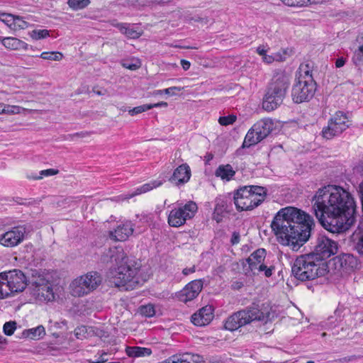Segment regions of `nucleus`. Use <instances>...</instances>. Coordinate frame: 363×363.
Returning a JSON list of instances; mask_svg holds the SVG:
<instances>
[{"label": "nucleus", "mask_w": 363, "mask_h": 363, "mask_svg": "<svg viewBox=\"0 0 363 363\" xmlns=\"http://www.w3.org/2000/svg\"><path fill=\"white\" fill-rule=\"evenodd\" d=\"M316 218L333 233L347 230L356 221V204L351 194L342 187L328 185L320 188L311 199Z\"/></svg>", "instance_id": "obj_1"}, {"label": "nucleus", "mask_w": 363, "mask_h": 363, "mask_svg": "<svg viewBox=\"0 0 363 363\" xmlns=\"http://www.w3.org/2000/svg\"><path fill=\"white\" fill-rule=\"evenodd\" d=\"M315 227L313 218L295 207L280 209L271 223L272 232L278 242L298 250L310 238Z\"/></svg>", "instance_id": "obj_2"}, {"label": "nucleus", "mask_w": 363, "mask_h": 363, "mask_svg": "<svg viewBox=\"0 0 363 363\" xmlns=\"http://www.w3.org/2000/svg\"><path fill=\"white\" fill-rule=\"evenodd\" d=\"M103 263H115L116 267L110 272V282L116 287L132 286V283H138L136 275L138 267L136 262L130 259L120 247H110L106 250L101 256Z\"/></svg>", "instance_id": "obj_3"}, {"label": "nucleus", "mask_w": 363, "mask_h": 363, "mask_svg": "<svg viewBox=\"0 0 363 363\" xmlns=\"http://www.w3.org/2000/svg\"><path fill=\"white\" fill-rule=\"evenodd\" d=\"M273 318L272 307L269 303L253 302L228 316L225 320L224 328L233 332L253 322L267 323Z\"/></svg>", "instance_id": "obj_4"}, {"label": "nucleus", "mask_w": 363, "mask_h": 363, "mask_svg": "<svg viewBox=\"0 0 363 363\" xmlns=\"http://www.w3.org/2000/svg\"><path fill=\"white\" fill-rule=\"evenodd\" d=\"M290 84V74L281 69L275 71L267 86L262 108L267 111L277 108L283 103Z\"/></svg>", "instance_id": "obj_5"}, {"label": "nucleus", "mask_w": 363, "mask_h": 363, "mask_svg": "<svg viewBox=\"0 0 363 363\" xmlns=\"http://www.w3.org/2000/svg\"><path fill=\"white\" fill-rule=\"evenodd\" d=\"M321 262L309 253L302 255L295 259L291 273L296 279L301 281L314 280L329 272L328 263Z\"/></svg>", "instance_id": "obj_6"}, {"label": "nucleus", "mask_w": 363, "mask_h": 363, "mask_svg": "<svg viewBox=\"0 0 363 363\" xmlns=\"http://www.w3.org/2000/svg\"><path fill=\"white\" fill-rule=\"evenodd\" d=\"M28 282L31 294L36 299L40 301L54 300L52 276L48 272L31 269Z\"/></svg>", "instance_id": "obj_7"}, {"label": "nucleus", "mask_w": 363, "mask_h": 363, "mask_svg": "<svg viewBox=\"0 0 363 363\" xmlns=\"http://www.w3.org/2000/svg\"><path fill=\"white\" fill-rule=\"evenodd\" d=\"M267 194V191L263 186H244L234 193V203L238 211H250L259 206Z\"/></svg>", "instance_id": "obj_8"}, {"label": "nucleus", "mask_w": 363, "mask_h": 363, "mask_svg": "<svg viewBox=\"0 0 363 363\" xmlns=\"http://www.w3.org/2000/svg\"><path fill=\"white\" fill-rule=\"evenodd\" d=\"M274 128L271 118H264L256 122L247 131L241 148L255 145L267 138Z\"/></svg>", "instance_id": "obj_9"}, {"label": "nucleus", "mask_w": 363, "mask_h": 363, "mask_svg": "<svg viewBox=\"0 0 363 363\" xmlns=\"http://www.w3.org/2000/svg\"><path fill=\"white\" fill-rule=\"evenodd\" d=\"M101 277L96 272H90L75 279L70 284L74 296L81 297L95 290L101 283Z\"/></svg>", "instance_id": "obj_10"}, {"label": "nucleus", "mask_w": 363, "mask_h": 363, "mask_svg": "<svg viewBox=\"0 0 363 363\" xmlns=\"http://www.w3.org/2000/svg\"><path fill=\"white\" fill-rule=\"evenodd\" d=\"M296 80L291 89V99L295 104L309 101L314 96L317 84L313 78Z\"/></svg>", "instance_id": "obj_11"}, {"label": "nucleus", "mask_w": 363, "mask_h": 363, "mask_svg": "<svg viewBox=\"0 0 363 363\" xmlns=\"http://www.w3.org/2000/svg\"><path fill=\"white\" fill-rule=\"evenodd\" d=\"M337 251V244L326 235L319 234L313 245V250L310 252L318 260L327 263L325 259L331 255H335Z\"/></svg>", "instance_id": "obj_12"}, {"label": "nucleus", "mask_w": 363, "mask_h": 363, "mask_svg": "<svg viewBox=\"0 0 363 363\" xmlns=\"http://www.w3.org/2000/svg\"><path fill=\"white\" fill-rule=\"evenodd\" d=\"M198 209L194 201H189L182 207L172 209L168 216V223L172 227L183 225L186 220L193 218Z\"/></svg>", "instance_id": "obj_13"}, {"label": "nucleus", "mask_w": 363, "mask_h": 363, "mask_svg": "<svg viewBox=\"0 0 363 363\" xmlns=\"http://www.w3.org/2000/svg\"><path fill=\"white\" fill-rule=\"evenodd\" d=\"M30 231V226L18 225L0 235V245L6 247H14L21 244Z\"/></svg>", "instance_id": "obj_14"}, {"label": "nucleus", "mask_w": 363, "mask_h": 363, "mask_svg": "<svg viewBox=\"0 0 363 363\" xmlns=\"http://www.w3.org/2000/svg\"><path fill=\"white\" fill-rule=\"evenodd\" d=\"M359 262L357 258L349 253L340 254L333 257L328 263V269L333 267L337 272H340L341 270L346 272L354 270L357 268Z\"/></svg>", "instance_id": "obj_15"}, {"label": "nucleus", "mask_w": 363, "mask_h": 363, "mask_svg": "<svg viewBox=\"0 0 363 363\" xmlns=\"http://www.w3.org/2000/svg\"><path fill=\"white\" fill-rule=\"evenodd\" d=\"M203 285L202 279L193 280L179 292L177 298L180 301L187 303L198 296L203 289Z\"/></svg>", "instance_id": "obj_16"}, {"label": "nucleus", "mask_w": 363, "mask_h": 363, "mask_svg": "<svg viewBox=\"0 0 363 363\" xmlns=\"http://www.w3.org/2000/svg\"><path fill=\"white\" fill-rule=\"evenodd\" d=\"M191 177V171L187 163L178 166L169 178V182L180 188L186 184Z\"/></svg>", "instance_id": "obj_17"}, {"label": "nucleus", "mask_w": 363, "mask_h": 363, "mask_svg": "<svg viewBox=\"0 0 363 363\" xmlns=\"http://www.w3.org/2000/svg\"><path fill=\"white\" fill-rule=\"evenodd\" d=\"M4 275L16 293L23 291L26 286H28L26 275L19 269L9 271Z\"/></svg>", "instance_id": "obj_18"}, {"label": "nucleus", "mask_w": 363, "mask_h": 363, "mask_svg": "<svg viewBox=\"0 0 363 363\" xmlns=\"http://www.w3.org/2000/svg\"><path fill=\"white\" fill-rule=\"evenodd\" d=\"M213 318V308L206 306L191 315V323L196 326H205L211 323Z\"/></svg>", "instance_id": "obj_19"}, {"label": "nucleus", "mask_w": 363, "mask_h": 363, "mask_svg": "<svg viewBox=\"0 0 363 363\" xmlns=\"http://www.w3.org/2000/svg\"><path fill=\"white\" fill-rule=\"evenodd\" d=\"M133 225L130 221H126L117 226L114 230L109 232V237L114 241H125L133 233Z\"/></svg>", "instance_id": "obj_20"}, {"label": "nucleus", "mask_w": 363, "mask_h": 363, "mask_svg": "<svg viewBox=\"0 0 363 363\" xmlns=\"http://www.w3.org/2000/svg\"><path fill=\"white\" fill-rule=\"evenodd\" d=\"M215 208L213 218L218 223L223 220L225 213H230L232 211L231 202L224 198H216L215 200Z\"/></svg>", "instance_id": "obj_21"}, {"label": "nucleus", "mask_w": 363, "mask_h": 363, "mask_svg": "<svg viewBox=\"0 0 363 363\" xmlns=\"http://www.w3.org/2000/svg\"><path fill=\"white\" fill-rule=\"evenodd\" d=\"M266 254L267 252L264 248H259L254 251L246 259L249 264V268L253 274H255L258 267L264 263Z\"/></svg>", "instance_id": "obj_22"}, {"label": "nucleus", "mask_w": 363, "mask_h": 363, "mask_svg": "<svg viewBox=\"0 0 363 363\" xmlns=\"http://www.w3.org/2000/svg\"><path fill=\"white\" fill-rule=\"evenodd\" d=\"M0 41L6 48L9 50H26L28 48L27 43L13 37H0Z\"/></svg>", "instance_id": "obj_23"}, {"label": "nucleus", "mask_w": 363, "mask_h": 363, "mask_svg": "<svg viewBox=\"0 0 363 363\" xmlns=\"http://www.w3.org/2000/svg\"><path fill=\"white\" fill-rule=\"evenodd\" d=\"M348 127H343V125H336V123L330 120L328 125L322 130L323 136L327 139H331L333 137L342 133Z\"/></svg>", "instance_id": "obj_24"}, {"label": "nucleus", "mask_w": 363, "mask_h": 363, "mask_svg": "<svg viewBox=\"0 0 363 363\" xmlns=\"http://www.w3.org/2000/svg\"><path fill=\"white\" fill-rule=\"evenodd\" d=\"M235 175V171L233 167L229 164H220L215 171V176L220 177L222 180L229 182Z\"/></svg>", "instance_id": "obj_25"}, {"label": "nucleus", "mask_w": 363, "mask_h": 363, "mask_svg": "<svg viewBox=\"0 0 363 363\" xmlns=\"http://www.w3.org/2000/svg\"><path fill=\"white\" fill-rule=\"evenodd\" d=\"M201 358L199 355H194L191 353L174 354L167 359L169 363H193L198 362Z\"/></svg>", "instance_id": "obj_26"}, {"label": "nucleus", "mask_w": 363, "mask_h": 363, "mask_svg": "<svg viewBox=\"0 0 363 363\" xmlns=\"http://www.w3.org/2000/svg\"><path fill=\"white\" fill-rule=\"evenodd\" d=\"M116 26L121 33L129 38L135 39L140 38L141 35V33L136 30L133 25L124 23H116Z\"/></svg>", "instance_id": "obj_27"}, {"label": "nucleus", "mask_w": 363, "mask_h": 363, "mask_svg": "<svg viewBox=\"0 0 363 363\" xmlns=\"http://www.w3.org/2000/svg\"><path fill=\"white\" fill-rule=\"evenodd\" d=\"M125 352L127 355L130 357H146L152 354L151 349L138 346L126 347Z\"/></svg>", "instance_id": "obj_28"}, {"label": "nucleus", "mask_w": 363, "mask_h": 363, "mask_svg": "<svg viewBox=\"0 0 363 363\" xmlns=\"http://www.w3.org/2000/svg\"><path fill=\"white\" fill-rule=\"evenodd\" d=\"M45 335V330L43 325H38L36 328L25 330L22 336L24 337H29L32 340H39L43 338Z\"/></svg>", "instance_id": "obj_29"}, {"label": "nucleus", "mask_w": 363, "mask_h": 363, "mask_svg": "<svg viewBox=\"0 0 363 363\" xmlns=\"http://www.w3.org/2000/svg\"><path fill=\"white\" fill-rule=\"evenodd\" d=\"M14 293L5 275L0 274V298H6Z\"/></svg>", "instance_id": "obj_30"}, {"label": "nucleus", "mask_w": 363, "mask_h": 363, "mask_svg": "<svg viewBox=\"0 0 363 363\" xmlns=\"http://www.w3.org/2000/svg\"><path fill=\"white\" fill-rule=\"evenodd\" d=\"M162 182L161 181L155 180L150 182L149 183L143 184L142 186L138 188L134 194H130L128 197L125 199H130L135 195H138L143 193L147 192L154 188L158 187L162 185Z\"/></svg>", "instance_id": "obj_31"}, {"label": "nucleus", "mask_w": 363, "mask_h": 363, "mask_svg": "<svg viewBox=\"0 0 363 363\" xmlns=\"http://www.w3.org/2000/svg\"><path fill=\"white\" fill-rule=\"evenodd\" d=\"M90 4V0H68L67 4L73 11L85 9Z\"/></svg>", "instance_id": "obj_32"}, {"label": "nucleus", "mask_w": 363, "mask_h": 363, "mask_svg": "<svg viewBox=\"0 0 363 363\" xmlns=\"http://www.w3.org/2000/svg\"><path fill=\"white\" fill-rule=\"evenodd\" d=\"M330 120L335 121L336 125H343V127H349V125L347 124V116L342 111H337Z\"/></svg>", "instance_id": "obj_33"}, {"label": "nucleus", "mask_w": 363, "mask_h": 363, "mask_svg": "<svg viewBox=\"0 0 363 363\" xmlns=\"http://www.w3.org/2000/svg\"><path fill=\"white\" fill-rule=\"evenodd\" d=\"M139 313L145 317L151 318L155 315V309L152 304L143 305L139 307Z\"/></svg>", "instance_id": "obj_34"}, {"label": "nucleus", "mask_w": 363, "mask_h": 363, "mask_svg": "<svg viewBox=\"0 0 363 363\" xmlns=\"http://www.w3.org/2000/svg\"><path fill=\"white\" fill-rule=\"evenodd\" d=\"M40 57L44 60L60 61L62 59L63 55L60 52H43Z\"/></svg>", "instance_id": "obj_35"}, {"label": "nucleus", "mask_w": 363, "mask_h": 363, "mask_svg": "<svg viewBox=\"0 0 363 363\" xmlns=\"http://www.w3.org/2000/svg\"><path fill=\"white\" fill-rule=\"evenodd\" d=\"M0 16L1 21L7 25L10 28H13V23L15 21L16 15L1 13H0Z\"/></svg>", "instance_id": "obj_36"}, {"label": "nucleus", "mask_w": 363, "mask_h": 363, "mask_svg": "<svg viewBox=\"0 0 363 363\" xmlns=\"http://www.w3.org/2000/svg\"><path fill=\"white\" fill-rule=\"evenodd\" d=\"M275 267L274 266L268 267L265 263H264L258 267V269L256 270V274H258L259 272H264L266 277H270Z\"/></svg>", "instance_id": "obj_37"}, {"label": "nucleus", "mask_w": 363, "mask_h": 363, "mask_svg": "<svg viewBox=\"0 0 363 363\" xmlns=\"http://www.w3.org/2000/svg\"><path fill=\"white\" fill-rule=\"evenodd\" d=\"M150 109H151L150 105L143 104V105L138 106H136V107L129 109L128 113L130 116H134V115H137V114L143 113V112L147 111Z\"/></svg>", "instance_id": "obj_38"}, {"label": "nucleus", "mask_w": 363, "mask_h": 363, "mask_svg": "<svg viewBox=\"0 0 363 363\" xmlns=\"http://www.w3.org/2000/svg\"><path fill=\"white\" fill-rule=\"evenodd\" d=\"M352 61L354 65H358L363 64V45H361L355 50Z\"/></svg>", "instance_id": "obj_39"}, {"label": "nucleus", "mask_w": 363, "mask_h": 363, "mask_svg": "<svg viewBox=\"0 0 363 363\" xmlns=\"http://www.w3.org/2000/svg\"><path fill=\"white\" fill-rule=\"evenodd\" d=\"M30 35L33 39L40 40L49 36V30L46 29L33 30Z\"/></svg>", "instance_id": "obj_40"}, {"label": "nucleus", "mask_w": 363, "mask_h": 363, "mask_svg": "<svg viewBox=\"0 0 363 363\" xmlns=\"http://www.w3.org/2000/svg\"><path fill=\"white\" fill-rule=\"evenodd\" d=\"M16 328V323L15 321H9L4 323L3 330L6 335L10 336L13 334Z\"/></svg>", "instance_id": "obj_41"}, {"label": "nucleus", "mask_w": 363, "mask_h": 363, "mask_svg": "<svg viewBox=\"0 0 363 363\" xmlns=\"http://www.w3.org/2000/svg\"><path fill=\"white\" fill-rule=\"evenodd\" d=\"M237 119L236 116L235 115H228L226 116H220L218 118V122L221 125H228L233 124Z\"/></svg>", "instance_id": "obj_42"}, {"label": "nucleus", "mask_w": 363, "mask_h": 363, "mask_svg": "<svg viewBox=\"0 0 363 363\" xmlns=\"http://www.w3.org/2000/svg\"><path fill=\"white\" fill-rule=\"evenodd\" d=\"M59 171L55 169H48L45 170H41L39 172V177H32V178L35 180L41 179L44 177L53 176L58 174Z\"/></svg>", "instance_id": "obj_43"}, {"label": "nucleus", "mask_w": 363, "mask_h": 363, "mask_svg": "<svg viewBox=\"0 0 363 363\" xmlns=\"http://www.w3.org/2000/svg\"><path fill=\"white\" fill-rule=\"evenodd\" d=\"M28 22H26V21L23 20L22 17L16 15V18H15V21L13 23V29H16V28L25 29V28H28Z\"/></svg>", "instance_id": "obj_44"}, {"label": "nucleus", "mask_w": 363, "mask_h": 363, "mask_svg": "<svg viewBox=\"0 0 363 363\" xmlns=\"http://www.w3.org/2000/svg\"><path fill=\"white\" fill-rule=\"evenodd\" d=\"M183 88L179 87V86H171L167 89H164L163 90H158L157 94H166L171 96L177 95L176 91H180Z\"/></svg>", "instance_id": "obj_45"}, {"label": "nucleus", "mask_w": 363, "mask_h": 363, "mask_svg": "<svg viewBox=\"0 0 363 363\" xmlns=\"http://www.w3.org/2000/svg\"><path fill=\"white\" fill-rule=\"evenodd\" d=\"M86 333V329L85 326L78 327L74 331V336L77 339H82L83 337H84Z\"/></svg>", "instance_id": "obj_46"}, {"label": "nucleus", "mask_w": 363, "mask_h": 363, "mask_svg": "<svg viewBox=\"0 0 363 363\" xmlns=\"http://www.w3.org/2000/svg\"><path fill=\"white\" fill-rule=\"evenodd\" d=\"M355 249L359 254L363 255V232L358 238V240L355 245Z\"/></svg>", "instance_id": "obj_47"}, {"label": "nucleus", "mask_w": 363, "mask_h": 363, "mask_svg": "<svg viewBox=\"0 0 363 363\" xmlns=\"http://www.w3.org/2000/svg\"><path fill=\"white\" fill-rule=\"evenodd\" d=\"M240 235L239 232L235 231L232 234V237L230 239V243L233 245H237L240 242Z\"/></svg>", "instance_id": "obj_48"}, {"label": "nucleus", "mask_w": 363, "mask_h": 363, "mask_svg": "<svg viewBox=\"0 0 363 363\" xmlns=\"http://www.w3.org/2000/svg\"><path fill=\"white\" fill-rule=\"evenodd\" d=\"M191 20L194 21V22L201 23L205 25L209 22V19L208 17H201L199 16H195L192 17Z\"/></svg>", "instance_id": "obj_49"}, {"label": "nucleus", "mask_w": 363, "mask_h": 363, "mask_svg": "<svg viewBox=\"0 0 363 363\" xmlns=\"http://www.w3.org/2000/svg\"><path fill=\"white\" fill-rule=\"evenodd\" d=\"M244 286V284L241 281H235L231 284V289L233 290H240Z\"/></svg>", "instance_id": "obj_50"}, {"label": "nucleus", "mask_w": 363, "mask_h": 363, "mask_svg": "<svg viewBox=\"0 0 363 363\" xmlns=\"http://www.w3.org/2000/svg\"><path fill=\"white\" fill-rule=\"evenodd\" d=\"M282 2L289 6H299L300 0H281Z\"/></svg>", "instance_id": "obj_51"}, {"label": "nucleus", "mask_w": 363, "mask_h": 363, "mask_svg": "<svg viewBox=\"0 0 363 363\" xmlns=\"http://www.w3.org/2000/svg\"><path fill=\"white\" fill-rule=\"evenodd\" d=\"M307 77H310V78H313L311 71H309V70L305 71L304 74H301L299 77L296 80H307L306 79Z\"/></svg>", "instance_id": "obj_52"}, {"label": "nucleus", "mask_w": 363, "mask_h": 363, "mask_svg": "<svg viewBox=\"0 0 363 363\" xmlns=\"http://www.w3.org/2000/svg\"><path fill=\"white\" fill-rule=\"evenodd\" d=\"M17 106H6L4 104V110L3 113H15V109H17Z\"/></svg>", "instance_id": "obj_53"}, {"label": "nucleus", "mask_w": 363, "mask_h": 363, "mask_svg": "<svg viewBox=\"0 0 363 363\" xmlns=\"http://www.w3.org/2000/svg\"><path fill=\"white\" fill-rule=\"evenodd\" d=\"M345 64V59L343 57H339L335 61V67L337 68H340L343 67Z\"/></svg>", "instance_id": "obj_54"}, {"label": "nucleus", "mask_w": 363, "mask_h": 363, "mask_svg": "<svg viewBox=\"0 0 363 363\" xmlns=\"http://www.w3.org/2000/svg\"><path fill=\"white\" fill-rule=\"evenodd\" d=\"M263 60L264 62H266L268 64L272 63L274 60H279V59L277 57V56L273 57V56L267 55H265L263 57Z\"/></svg>", "instance_id": "obj_55"}, {"label": "nucleus", "mask_w": 363, "mask_h": 363, "mask_svg": "<svg viewBox=\"0 0 363 363\" xmlns=\"http://www.w3.org/2000/svg\"><path fill=\"white\" fill-rule=\"evenodd\" d=\"M195 271H196V267H195V266H193V267H189V268H184V269L182 270V274H183L184 276H187V275H189V274H191V273L195 272Z\"/></svg>", "instance_id": "obj_56"}, {"label": "nucleus", "mask_w": 363, "mask_h": 363, "mask_svg": "<svg viewBox=\"0 0 363 363\" xmlns=\"http://www.w3.org/2000/svg\"><path fill=\"white\" fill-rule=\"evenodd\" d=\"M90 133L89 132H86V131H82V132H79V133H76L74 134H72V135H70L69 136L73 138L74 137H81V138H84V137H86L88 135H89Z\"/></svg>", "instance_id": "obj_57"}, {"label": "nucleus", "mask_w": 363, "mask_h": 363, "mask_svg": "<svg viewBox=\"0 0 363 363\" xmlns=\"http://www.w3.org/2000/svg\"><path fill=\"white\" fill-rule=\"evenodd\" d=\"M208 360L210 363H220V362H222V359L220 357L211 356L208 358Z\"/></svg>", "instance_id": "obj_58"}, {"label": "nucleus", "mask_w": 363, "mask_h": 363, "mask_svg": "<svg viewBox=\"0 0 363 363\" xmlns=\"http://www.w3.org/2000/svg\"><path fill=\"white\" fill-rule=\"evenodd\" d=\"M151 109L153 108H159V107H167V103L164 101L158 102L156 104H150Z\"/></svg>", "instance_id": "obj_59"}, {"label": "nucleus", "mask_w": 363, "mask_h": 363, "mask_svg": "<svg viewBox=\"0 0 363 363\" xmlns=\"http://www.w3.org/2000/svg\"><path fill=\"white\" fill-rule=\"evenodd\" d=\"M358 192L359 194L361 203H362V212H363V181L360 183V184L359 186Z\"/></svg>", "instance_id": "obj_60"}, {"label": "nucleus", "mask_w": 363, "mask_h": 363, "mask_svg": "<svg viewBox=\"0 0 363 363\" xmlns=\"http://www.w3.org/2000/svg\"><path fill=\"white\" fill-rule=\"evenodd\" d=\"M181 65L182 67V68L186 71L188 70L189 68H190V66H191V63L188 60H181Z\"/></svg>", "instance_id": "obj_61"}, {"label": "nucleus", "mask_w": 363, "mask_h": 363, "mask_svg": "<svg viewBox=\"0 0 363 363\" xmlns=\"http://www.w3.org/2000/svg\"><path fill=\"white\" fill-rule=\"evenodd\" d=\"M123 66L125 67V68H128L130 70H135L138 67L135 65V64H123Z\"/></svg>", "instance_id": "obj_62"}, {"label": "nucleus", "mask_w": 363, "mask_h": 363, "mask_svg": "<svg viewBox=\"0 0 363 363\" xmlns=\"http://www.w3.org/2000/svg\"><path fill=\"white\" fill-rule=\"evenodd\" d=\"M257 51L258 54L262 55V57H264L266 55V52H267L266 50H264V48L263 47H258L257 49Z\"/></svg>", "instance_id": "obj_63"}, {"label": "nucleus", "mask_w": 363, "mask_h": 363, "mask_svg": "<svg viewBox=\"0 0 363 363\" xmlns=\"http://www.w3.org/2000/svg\"><path fill=\"white\" fill-rule=\"evenodd\" d=\"M107 359L101 358V359H99L96 362H91V363H105L107 362Z\"/></svg>", "instance_id": "obj_64"}]
</instances>
